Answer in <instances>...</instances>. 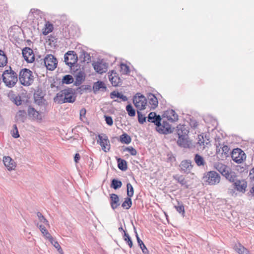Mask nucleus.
<instances>
[{
    "mask_svg": "<svg viewBox=\"0 0 254 254\" xmlns=\"http://www.w3.org/2000/svg\"><path fill=\"white\" fill-rule=\"evenodd\" d=\"M235 251L239 254H249V251L241 244L236 247Z\"/></svg>",
    "mask_w": 254,
    "mask_h": 254,
    "instance_id": "79ce46f5",
    "label": "nucleus"
},
{
    "mask_svg": "<svg viewBox=\"0 0 254 254\" xmlns=\"http://www.w3.org/2000/svg\"><path fill=\"white\" fill-rule=\"evenodd\" d=\"M122 186V183L121 181L118 180L117 179H113L112 180L111 187L115 190L119 189L121 188Z\"/></svg>",
    "mask_w": 254,
    "mask_h": 254,
    "instance_id": "58836bf2",
    "label": "nucleus"
},
{
    "mask_svg": "<svg viewBox=\"0 0 254 254\" xmlns=\"http://www.w3.org/2000/svg\"><path fill=\"white\" fill-rule=\"evenodd\" d=\"M34 98L35 102L37 104L39 105H42L43 104H44L45 100L44 99V96L42 92L37 91L36 92L34 93Z\"/></svg>",
    "mask_w": 254,
    "mask_h": 254,
    "instance_id": "b1692460",
    "label": "nucleus"
},
{
    "mask_svg": "<svg viewBox=\"0 0 254 254\" xmlns=\"http://www.w3.org/2000/svg\"><path fill=\"white\" fill-rule=\"evenodd\" d=\"M90 167H92V168L93 167V164H92V162H91V164H90Z\"/></svg>",
    "mask_w": 254,
    "mask_h": 254,
    "instance_id": "774afa93",
    "label": "nucleus"
},
{
    "mask_svg": "<svg viewBox=\"0 0 254 254\" xmlns=\"http://www.w3.org/2000/svg\"><path fill=\"white\" fill-rule=\"evenodd\" d=\"M7 63V58L4 52L0 50V67L4 66Z\"/></svg>",
    "mask_w": 254,
    "mask_h": 254,
    "instance_id": "c9c22d12",
    "label": "nucleus"
},
{
    "mask_svg": "<svg viewBox=\"0 0 254 254\" xmlns=\"http://www.w3.org/2000/svg\"><path fill=\"white\" fill-rule=\"evenodd\" d=\"M249 192L251 193V194L254 196V186L252 188Z\"/></svg>",
    "mask_w": 254,
    "mask_h": 254,
    "instance_id": "69168bd1",
    "label": "nucleus"
},
{
    "mask_svg": "<svg viewBox=\"0 0 254 254\" xmlns=\"http://www.w3.org/2000/svg\"><path fill=\"white\" fill-rule=\"evenodd\" d=\"M3 162L5 167L9 171L14 170L16 166L15 161L9 156H4Z\"/></svg>",
    "mask_w": 254,
    "mask_h": 254,
    "instance_id": "a211bd4d",
    "label": "nucleus"
},
{
    "mask_svg": "<svg viewBox=\"0 0 254 254\" xmlns=\"http://www.w3.org/2000/svg\"><path fill=\"white\" fill-rule=\"evenodd\" d=\"M131 205H132L131 199V197H127L125 198V201L122 204V206L126 209H128L129 208H130L131 207Z\"/></svg>",
    "mask_w": 254,
    "mask_h": 254,
    "instance_id": "ea45409f",
    "label": "nucleus"
},
{
    "mask_svg": "<svg viewBox=\"0 0 254 254\" xmlns=\"http://www.w3.org/2000/svg\"><path fill=\"white\" fill-rule=\"evenodd\" d=\"M110 97L112 99H114L115 98L117 97L122 99L123 101H127V96L124 95L121 93L116 91H114L111 93Z\"/></svg>",
    "mask_w": 254,
    "mask_h": 254,
    "instance_id": "7c9ffc66",
    "label": "nucleus"
},
{
    "mask_svg": "<svg viewBox=\"0 0 254 254\" xmlns=\"http://www.w3.org/2000/svg\"><path fill=\"white\" fill-rule=\"evenodd\" d=\"M92 64L94 69L98 73L102 74L106 72L107 70L108 66L107 64L105 63L97 62L94 63Z\"/></svg>",
    "mask_w": 254,
    "mask_h": 254,
    "instance_id": "f3484780",
    "label": "nucleus"
},
{
    "mask_svg": "<svg viewBox=\"0 0 254 254\" xmlns=\"http://www.w3.org/2000/svg\"><path fill=\"white\" fill-rule=\"evenodd\" d=\"M180 167L181 172L189 174L192 168L191 161L190 160H183L181 162Z\"/></svg>",
    "mask_w": 254,
    "mask_h": 254,
    "instance_id": "4468645a",
    "label": "nucleus"
},
{
    "mask_svg": "<svg viewBox=\"0 0 254 254\" xmlns=\"http://www.w3.org/2000/svg\"><path fill=\"white\" fill-rule=\"evenodd\" d=\"M43 236L49 241H52L53 240V237L51 236V235L49 233V232H47L45 234L43 235Z\"/></svg>",
    "mask_w": 254,
    "mask_h": 254,
    "instance_id": "052dcab7",
    "label": "nucleus"
},
{
    "mask_svg": "<svg viewBox=\"0 0 254 254\" xmlns=\"http://www.w3.org/2000/svg\"><path fill=\"white\" fill-rule=\"evenodd\" d=\"M19 81L21 84L24 86H28L33 82V76L32 72L27 69H22L19 72Z\"/></svg>",
    "mask_w": 254,
    "mask_h": 254,
    "instance_id": "423d86ee",
    "label": "nucleus"
},
{
    "mask_svg": "<svg viewBox=\"0 0 254 254\" xmlns=\"http://www.w3.org/2000/svg\"><path fill=\"white\" fill-rule=\"evenodd\" d=\"M2 80L5 85L11 88L13 87L17 82V75L16 73L12 70L10 66L9 68L4 70L2 74Z\"/></svg>",
    "mask_w": 254,
    "mask_h": 254,
    "instance_id": "7ed1b4c3",
    "label": "nucleus"
},
{
    "mask_svg": "<svg viewBox=\"0 0 254 254\" xmlns=\"http://www.w3.org/2000/svg\"><path fill=\"white\" fill-rule=\"evenodd\" d=\"M126 110L129 116L133 117L135 115V111L131 104H128L126 106Z\"/></svg>",
    "mask_w": 254,
    "mask_h": 254,
    "instance_id": "49530a36",
    "label": "nucleus"
},
{
    "mask_svg": "<svg viewBox=\"0 0 254 254\" xmlns=\"http://www.w3.org/2000/svg\"><path fill=\"white\" fill-rule=\"evenodd\" d=\"M35 225H36V226L39 228L43 235L45 234L47 232H48V230L46 229L44 226L42 225H39L38 223H35Z\"/></svg>",
    "mask_w": 254,
    "mask_h": 254,
    "instance_id": "4d7b16f0",
    "label": "nucleus"
},
{
    "mask_svg": "<svg viewBox=\"0 0 254 254\" xmlns=\"http://www.w3.org/2000/svg\"><path fill=\"white\" fill-rule=\"evenodd\" d=\"M78 61V57L74 51H69L64 55V62L65 64L71 68Z\"/></svg>",
    "mask_w": 254,
    "mask_h": 254,
    "instance_id": "0eeeda50",
    "label": "nucleus"
},
{
    "mask_svg": "<svg viewBox=\"0 0 254 254\" xmlns=\"http://www.w3.org/2000/svg\"><path fill=\"white\" fill-rule=\"evenodd\" d=\"M13 127H14V129L13 130L12 136L14 138H17L19 137V133H18V129H17V127H16V125H14L13 126Z\"/></svg>",
    "mask_w": 254,
    "mask_h": 254,
    "instance_id": "6e6d98bb",
    "label": "nucleus"
},
{
    "mask_svg": "<svg viewBox=\"0 0 254 254\" xmlns=\"http://www.w3.org/2000/svg\"><path fill=\"white\" fill-rule=\"evenodd\" d=\"M26 113L24 111H19L16 115L15 118L17 122L23 123L25 120Z\"/></svg>",
    "mask_w": 254,
    "mask_h": 254,
    "instance_id": "f704fd0d",
    "label": "nucleus"
},
{
    "mask_svg": "<svg viewBox=\"0 0 254 254\" xmlns=\"http://www.w3.org/2000/svg\"><path fill=\"white\" fill-rule=\"evenodd\" d=\"M190 125L191 127L195 129L197 128L198 124L195 119H190Z\"/></svg>",
    "mask_w": 254,
    "mask_h": 254,
    "instance_id": "5fc2aeb1",
    "label": "nucleus"
},
{
    "mask_svg": "<svg viewBox=\"0 0 254 254\" xmlns=\"http://www.w3.org/2000/svg\"><path fill=\"white\" fill-rule=\"evenodd\" d=\"M124 151H127L128 152L130 155L135 156L137 154V151L135 149H134L132 146L126 147L124 149Z\"/></svg>",
    "mask_w": 254,
    "mask_h": 254,
    "instance_id": "8fccbe9b",
    "label": "nucleus"
},
{
    "mask_svg": "<svg viewBox=\"0 0 254 254\" xmlns=\"http://www.w3.org/2000/svg\"><path fill=\"white\" fill-rule=\"evenodd\" d=\"M121 71L124 74H127L129 72V67L125 64H121Z\"/></svg>",
    "mask_w": 254,
    "mask_h": 254,
    "instance_id": "3c124183",
    "label": "nucleus"
},
{
    "mask_svg": "<svg viewBox=\"0 0 254 254\" xmlns=\"http://www.w3.org/2000/svg\"><path fill=\"white\" fill-rule=\"evenodd\" d=\"M250 178L254 181V168L251 170L249 174Z\"/></svg>",
    "mask_w": 254,
    "mask_h": 254,
    "instance_id": "e2e57ef3",
    "label": "nucleus"
},
{
    "mask_svg": "<svg viewBox=\"0 0 254 254\" xmlns=\"http://www.w3.org/2000/svg\"><path fill=\"white\" fill-rule=\"evenodd\" d=\"M105 118L107 124H108L109 126L113 125V121L111 117L108 116H105Z\"/></svg>",
    "mask_w": 254,
    "mask_h": 254,
    "instance_id": "13d9d810",
    "label": "nucleus"
},
{
    "mask_svg": "<svg viewBox=\"0 0 254 254\" xmlns=\"http://www.w3.org/2000/svg\"><path fill=\"white\" fill-rule=\"evenodd\" d=\"M37 216L41 222L43 223L45 225L47 226H49V223L48 221L45 218V217L42 215V214L38 212L37 213Z\"/></svg>",
    "mask_w": 254,
    "mask_h": 254,
    "instance_id": "de8ad7c7",
    "label": "nucleus"
},
{
    "mask_svg": "<svg viewBox=\"0 0 254 254\" xmlns=\"http://www.w3.org/2000/svg\"><path fill=\"white\" fill-rule=\"evenodd\" d=\"M53 28L54 27L53 24L50 23L49 22L46 23L45 24V29L43 32V34L44 35H47L53 31Z\"/></svg>",
    "mask_w": 254,
    "mask_h": 254,
    "instance_id": "c03bdc74",
    "label": "nucleus"
},
{
    "mask_svg": "<svg viewBox=\"0 0 254 254\" xmlns=\"http://www.w3.org/2000/svg\"><path fill=\"white\" fill-rule=\"evenodd\" d=\"M118 230H119V231H120V232H122V231H123V232H125V231L123 229V227H122V224H121V226H120V227L119 228Z\"/></svg>",
    "mask_w": 254,
    "mask_h": 254,
    "instance_id": "338daca9",
    "label": "nucleus"
},
{
    "mask_svg": "<svg viewBox=\"0 0 254 254\" xmlns=\"http://www.w3.org/2000/svg\"><path fill=\"white\" fill-rule=\"evenodd\" d=\"M134 233L135 234V236L137 239V243L140 247V248L141 249L142 253L144 254H148L149 251L146 248L145 245L144 244L143 242L142 241V240L139 238L138 235L137 233L136 228L134 227L133 228Z\"/></svg>",
    "mask_w": 254,
    "mask_h": 254,
    "instance_id": "5701e85b",
    "label": "nucleus"
},
{
    "mask_svg": "<svg viewBox=\"0 0 254 254\" xmlns=\"http://www.w3.org/2000/svg\"><path fill=\"white\" fill-rule=\"evenodd\" d=\"M80 158V156L79 153H76L75 154L74 157V160L75 162L77 163L78 162L79 159Z\"/></svg>",
    "mask_w": 254,
    "mask_h": 254,
    "instance_id": "680f3d73",
    "label": "nucleus"
},
{
    "mask_svg": "<svg viewBox=\"0 0 254 254\" xmlns=\"http://www.w3.org/2000/svg\"><path fill=\"white\" fill-rule=\"evenodd\" d=\"M65 89L60 91L58 92L56 97L54 98V102L57 103L58 104H63L64 103V99L65 97Z\"/></svg>",
    "mask_w": 254,
    "mask_h": 254,
    "instance_id": "393cba45",
    "label": "nucleus"
},
{
    "mask_svg": "<svg viewBox=\"0 0 254 254\" xmlns=\"http://www.w3.org/2000/svg\"><path fill=\"white\" fill-rule=\"evenodd\" d=\"M24 60L29 63H31L34 61L35 57L33 50L29 48L25 47L22 50V52Z\"/></svg>",
    "mask_w": 254,
    "mask_h": 254,
    "instance_id": "ddd939ff",
    "label": "nucleus"
},
{
    "mask_svg": "<svg viewBox=\"0 0 254 254\" xmlns=\"http://www.w3.org/2000/svg\"><path fill=\"white\" fill-rule=\"evenodd\" d=\"M110 204L113 210L116 209L120 205V199L118 195L115 193L110 194Z\"/></svg>",
    "mask_w": 254,
    "mask_h": 254,
    "instance_id": "412c9836",
    "label": "nucleus"
},
{
    "mask_svg": "<svg viewBox=\"0 0 254 254\" xmlns=\"http://www.w3.org/2000/svg\"><path fill=\"white\" fill-rule=\"evenodd\" d=\"M137 114L138 116V122L140 124H142L146 122V118L144 115H143L140 111H137Z\"/></svg>",
    "mask_w": 254,
    "mask_h": 254,
    "instance_id": "603ef678",
    "label": "nucleus"
},
{
    "mask_svg": "<svg viewBox=\"0 0 254 254\" xmlns=\"http://www.w3.org/2000/svg\"><path fill=\"white\" fill-rule=\"evenodd\" d=\"M163 119H165L167 121H169L173 123L178 120V116L174 110H169L164 113Z\"/></svg>",
    "mask_w": 254,
    "mask_h": 254,
    "instance_id": "dca6fc26",
    "label": "nucleus"
},
{
    "mask_svg": "<svg viewBox=\"0 0 254 254\" xmlns=\"http://www.w3.org/2000/svg\"><path fill=\"white\" fill-rule=\"evenodd\" d=\"M86 111L85 109L83 108L80 111V117L85 116L86 114Z\"/></svg>",
    "mask_w": 254,
    "mask_h": 254,
    "instance_id": "0e129e2a",
    "label": "nucleus"
},
{
    "mask_svg": "<svg viewBox=\"0 0 254 254\" xmlns=\"http://www.w3.org/2000/svg\"><path fill=\"white\" fill-rule=\"evenodd\" d=\"M79 58L83 62L88 63L91 61V57L89 54L85 51H82L80 52Z\"/></svg>",
    "mask_w": 254,
    "mask_h": 254,
    "instance_id": "e433bc0d",
    "label": "nucleus"
},
{
    "mask_svg": "<svg viewBox=\"0 0 254 254\" xmlns=\"http://www.w3.org/2000/svg\"><path fill=\"white\" fill-rule=\"evenodd\" d=\"M197 139L196 145L197 149L198 150H204L208 142H205L203 136L202 135H198Z\"/></svg>",
    "mask_w": 254,
    "mask_h": 254,
    "instance_id": "cd10ccee",
    "label": "nucleus"
},
{
    "mask_svg": "<svg viewBox=\"0 0 254 254\" xmlns=\"http://www.w3.org/2000/svg\"><path fill=\"white\" fill-rule=\"evenodd\" d=\"M194 160L198 166H204L205 164L203 157L198 154L195 155Z\"/></svg>",
    "mask_w": 254,
    "mask_h": 254,
    "instance_id": "2f4dec72",
    "label": "nucleus"
},
{
    "mask_svg": "<svg viewBox=\"0 0 254 254\" xmlns=\"http://www.w3.org/2000/svg\"><path fill=\"white\" fill-rule=\"evenodd\" d=\"M177 202L178 205H175V208L179 213H182V215L184 216L185 211L184 204L182 202H180L179 201H177Z\"/></svg>",
    "mask_w": 254,
    "mask_h": 254,
    "instance_id": "37998d69",
    "label": "nucleus"
},
{
    "mask_svg": "<svg viewBox=\"0 0 254 254\" xmlns=\"http://www.w3.org/2000/svg\"><path fill=\"white\" fill-rule=\"evenodd\" d=\"M231 185V186L228 189V193L231 196H236L237 193L236 190L245 193L246 189L247 187V183L244 180H236Z\"/></svg>",
    "mask_w": 254,
    "mask_h": 254,
    "instance_id": "20e7f679",
    "label": "nucleus"
},
{
    "mask_svg": "<svg viewBox=\"0 0 254 254\" xmlns=\"http://www.w3.org/2000/svg\"><path fill=\"white\" fill-rule=\"evenodd\" d=\"M74 79L72 75L66 74L63 77L62 82L63 84H69L73 83Z\"/></svg>",
    "mask_w": 254,
    "mask_h": 254,
    "instance_id": "4c0bfd02",
    "label": "nucleus"
},
{
    "mask_svg": "<svg viewBox=\"0 0 254 254\" xmlns=\"http://www.w3.org/2000/svg\"><path fill=\"white\" fill-rule=\"evenodd\" d=\"M97 143H99L102 149L105 152H107L110 150V144L108 136L105 134H101L98 135Z\"/></svg>",
    "mask_w": 254,
    "mask_h": 254,
    "instance_id": "9b49d317",
    "label": "nucleus"
},
{
    "mask_svg": "<svg viewBox=\"0 0 254 254\" xmlns=\"http://www.w3.org/2000/svg\"><path fill=\"white\" fill-rule=\"evenodd\" d=\"M231 155L233 160L237 163H241L246 158L245 152L239 148L234 149Z\"/></svg>",
    "mask_w": 254,
    "mask_h": 254,
    "instance_id": "1a4fd4ad",
    "label": "nucleus"
},
{
    "mask_svg": "<svg viewBox=\"0 0 254 254\" xmlns=\"http://www.w3.org/2000/svg\"><path fill=\"white\" fill-rule=\"evenodd\" d=\"M203 181L209 185H216L220 181V176L214 171H210L204 174Z\"/></svg>",
    "mask_w": 254,
    "mask_h": 254,
    "instance_id": "39448f33",
    "label": "nucleus"
},
{
    "mask_svg": "<svg viewBox=\"0 0 254 254\" xmlns=\"http://www.w3.org/2000/svg\"><path fill=\"white\" fill-rule=\"evenodd\" d=\"M123 237L124 241L126 242V243L127 244L129 248H132L133 246V243L131 239V238L129 236L128 234L126 233V232H124Z\"/></svg>",
    "mask_w": 254,
    "mask_h": 254,
    "instance_id": "a18cd8bd",
    "label": "nucleus"
},
{
    "mask_svg": "<svg viewBox=\"0 0 254 254\" xmlns=\"http://www.w3.org/2000/svg\"><path fill=\"white\" fill-rule=\"evenodd\" d=\"M120 141L123 143L128 144L130 143L131 138L129 135L126 133H124L120 136Z\"/></svg>",
    "mask_w": 254,
    "mask_h": 254,
    "instance_id": "473e14b6",
    "label": "nucleus"
},
{
    "mask_svg": "<svg viewBox=\"0 0 254 254\" xmlns=\"http://www.w3.org/2000/svg\"><path fill=\"white\" fill-rule=\"evenodd\" d=\"M108 77L113 86H119V83L121 82V79L118 76L117 73L116 72L112 70L111 73L109 74Z\"/></svg>",
    "mask_w": 254,
    "mask_h": 254,
    "instance_id": "aec40b11",
    "label": "nucleus"
},
{
    "mask_svg": "<svg viewBox=\"0 0 254 254\" xmlns=\"http://www.w3.org/2000/svg\"><path fill=\"white\" fill-rule=\"evenodd\" d=\"M188 130L184 126L177 127V134L178 136V144L184 148H190L191 142L188 139Z\"/></svg>",
    "mask_w": 254,
    "mask_h": 254,
    "instance_id": "f03ea898",
    "label": "nucleus"
},
{
    "mask_svg": "<svg viewBox=\"0 0 254 254\" xmlns=\"http://www.w3.org/2000/svg\"><path fill=\"white\" fill-rule=\"evenodd\" d=\"M84 72L81 71H79L76 75L75 81L74 82V85L76 86H79L84 80Z\"/></svg>",
    "mask_w": 254,
    "mask_h": 254,
    "instance_id": "c85d7f7f",
    "label": "nucleus"
},
{
    "mask_svg": "<svg viewBox=\"0 0 254 254\" xmlns=\"http://www.w3.org/2000/svg\"><path fill=\"white\" fill-rule=\"evenodd\" d=\"M133 103L135 106L139 110H144L147 105L146 100L143 95L139 96L135 100H133Z\"/></svg>",
    "mask_w": 254,
    "mask_h": 254,
    "instance_id": "2eb2a0df",
    "label": "nucleus"
},
{
    "mask_svg": "<svg viewBox=\"0 0 254 254\" xmlns=\"http://www.w3.org/2000/svg\"><path fill=\"white\" fill-rule=\"evenodd\" d=\"M220 145L219 143L216 144V154L221 159L224 160L229 156L230 148L226 145L219 147Z\"/></svg>",
    "mask_w": 254,
    "mask_h": 254,
    "instance_id": "f8f14e48",
    "label": "nucleus"
},
{
    "mask_svg": "<svg viewBox=\"0 0 254 254\" xmlns=\"http://www.w3.org/2000/svg\"><path fill=\"white\" fill-rule=\"evenodd\" d=\"M127 197H131L134 193V190L132 186L130 183H127Z\"/></svg>",
    "mask_w": 254,
    "mask_h": 254,
    "instance_id": "09e8293b",
    "label": "nucleus"
},
{
    "mask_svg": "<svg viewBox=\"0 0 254 254\" xmlns=\"http://www.w3.org/2000/svg\"><path fill=\"white\" fill-rule=\"evenodd\" d=\"M162 119L159 115H157L154 112L150 113L148 116V121L154 123L156 126H157V124H160Z\"/></svg>",
    "mask_w": 254,
    "mask_h": 254,
    "instance_id": "4be33fe9",
    "label": "nucleus"
},
{
    "mask_svg": "<svg viewBox=\"0 0 254 254\" xmlns=\"http://www.w3.org/2000/svg\"><path fill=\"white\" fill-rule=\"evenodd\" d=\"M42 63H44V65L50 70H54L57 65L58 61L57 59L52 55H47L45 58L42 60Z\"/></svg>",
    "mask_w": 254,
    "mask_h": 254,
    "instance_id": "6e6552de",
    "label": "nucleus"
},
{
    "mask_svg": "<svg viewBox=\"0 0 254 254\" xmlns=\"http://www.w3.org/2000/svg\"><path fill=\"white\" fill-rule=\"evenodd\" d=\"M156 130L161 134H168L172 132L171 126L165 119H162L159 124H157Z\"/></svg>",
    "mask_w": 254,
    "mask_h": 254,
    "instance_id": "9d476101",
    "label": "nucleus"
},
{
    "mask_svg": "<svg viewBox=\"0 0 254 254\" xmlns=\"http://www.w3.org/2000/svg\"><path fill=\"white\" fill-rule=\"evenodd\" d=\"M64 103H73L75 101V97L73 95V89L68 88L65 89Z\"/></svg>",
    "mask_w": 254,
    "mask_h": 254,
    "instance_id": "6ab92c4d",
    "label": "nucleus"
},
{
    "mask_svg": "<svg viewBox=\"0 0 254 254\" xmlns=\"http://www.w3.org/2000/svg\"><path fill=\"white\" fill-rule=\"evenodd\" d=\"M50 242H51V243L52 244V245H53V246L56 248L58 251L60 253H62V249L60 245V244H59V243L55 240L54 239V238L53 239V240L52 241H50Z\"/></svg>",
    "mask_w": 254,
    "mask_h": 254,
    "instance_id": "864d4df0",
    "label": "nucleus"
},
{
    "mask_svg": "<svg viewBox=\"0 0 254 254\" xmlns=\"http://www.w3.org/2000/svg\"><path fill=\"white\" fill-rule=\"evenodd\" d=\"M101 89H106V87L103 82L98 81L94 83L93 85V89L94 92H96Z\"/></svg>",
    "mask_w": 254,
    "mask_h": 254,
    "instance_id": "72a5a7b5",
    "label": "nucleus"
},
{
    "mask_svg": "<svg viewBox=\"0 0 254 254\" xmlns=\"http://www.w3.org/2000/svg\"><path fill=\"white\" fill-rule=\"evenodd\" d=\"M118 162V167L121 170L125 171L127 169V161L120 158L117 159Z\"/></svg>",
    "mask_w": 254,
    "mask_h": 254,
    "instance_id": "c756f323",
    "label": "nucleus"
},
{
    "mask_svg": "<svg viewBox=\"0 0 254 254\" xmlns=\"http://www.w3.org/2000/svg\"><path fill=\"white\" fill-rule=\"evenodd\" d=\"M28 115L34 118H38L39 115V112L37 111L34 108L29 107L28 109Z\"/></svg>",
    "mask_w": 254,
    "mask_h": 254,
    "instance_id": "a19ab883",
    "label": "nucleus"
},
{
    "mask_svg": "<svg viewBox=\"0 0 254 254\" xmlns=\"http://www.w3.org/2000/svg\"><path fill=\"white\" fill-rule=\"evenodd\" d=\"M214 166V168L230 182L235 181L237 176L235 173L232 171L229 166L220 162L215 163Z\"/></svg>",
    "mask_w": 254,
    "mask_h": 254,
    "instance_id": "f257e3e1",
    "label": "nucleus"
},
{
    "mask_svg": "<svg viewBox=\"0 0 254 254\" xmlns=\"http://www.w3.org/2000/svg\"><path fill=\"white\" fill-rule=\"evenodd\" d=\"M173 178L182 186H185L186 189L189 188V186L187 184V182L184 176L180 175H175L173 176Z\"/></svg>",
    "mask_w": 254,
    "mask_h": 254,
    "instance_id": "bb28decb",
    "label": "nucleus"
},
{
    "mask_svg": "<svg viewBox=\"0 0 254 254\" xmlns=\"http://www.w3.org/2000/svg\"><path fill=\"white\" fill-rule=\"evenodd\" d=\"M13 102L15 105L19 106L21 105L22 100L20 96H16L13 99Z\"/></svg>",
    "mask_w": 254,
    "mask_h": 254,
    "instance_id": "bf43d9fd",
    "label": "nucleus"
},
{
    "mask_svg": "<svg viewBox=\"0 0 254 254\" xmlns=\"http://www.w3.org/2000/svg\"><path fill=\"white\" fill-rule=\"evenodd\" d=\"M149 104L151 105V108L153 109H155L158 104V102L156 97L152 93H149L147 96Z\"/></svg>",
    "mask_w": 254,
    "mask_h": 254,
    "instance_id": "a878e982",
    "label": "nucleus"
}]
</instances>
